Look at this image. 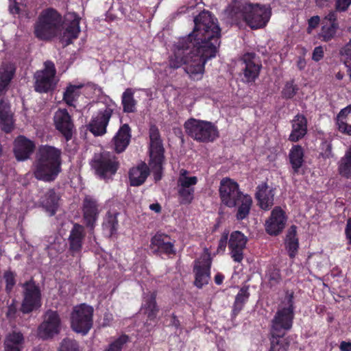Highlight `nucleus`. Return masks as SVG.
<instances>
[{"mask_svg": "<svg viewBox=\"0 0 351 351\" xmlns=\"http://www.w3.org/2000/svg\"><path fill=\"white\" fill-rule=\"evenodd\" d=\"M194 29L188 36L175 42L169 57V65L184 70L195 80L202 79L208 60L216 56L220 45L221 29L217 20L204 11L194 19Z\"/></svg>", "mask_w": 351, "mask_h": 351, "instance_id": "f257e3e1", "label": "nucleus"}, {"mask_svg": "<svg viewBox=\"0 0 351 351\" xmlns=\"http://www.w3.org/2000/svg\"><path fill=\"white\" fill-rule=\"evenodd\" d=\"M81 18L75 12H68L62 21L61 15L53 8L43 10L34 26L35 36L48 40L58 36L66 45L78 37Z\"/></svg>", "mask_w": 351, "mask_h": 351, "instance_id": "f03ea898", "label": "nucleus"}, {"mask_svg": "<svg viewBox=\"0 0 351 351\" xmlns=\"http://www.w3.org/2000/svg\"><path fill=\"white\" fill-rule=\"evenodd\" d=\"M226 14L232 21H244L252 29L266 26L271 16L268 4L252 3L243 0L232 1L226 10Z\"/></svg>", "mask_w": 351, "mask_h": 351, "instance_id": "7ed1b4c3", "label": "nucleus"}, {"mask_svg": "<svg viewBox=\"0 0 351 351\" xmlns=\"http://www.w3.org/2000/svg\"><path fill=\"white\" fill-rule=\"evenodd\" d=\"M61 151L54 147L41 146L36 154L34 174L38 180L49 182L55 180L60 171Z\"/></svg>", "mask_w": 351, "mask_h": 351, "instance_id": "20e7f679", "label": "nucleus"}, {"mask_svg": "<svg viewBox=\"0 0 351 351\" xmlns=\"http://www.w3.org/2000/svg\"><path fill=\"white\" fill-rule=\"evenodd\" d=\"M293 292L287 291L281 298L278 310L272 319V337L282 338L293 325L294 318Z\"/></svg>", "mask_w": 351, "mask_h": 351, "instance_id": "39448f33", "label": "nucleus"}, {"mask_svg": "<svg viewBox=\"0 0 351 351\" xmlns=\"http://www.w3.org/2000/svg\"><path fill=\"white\" fill-rule=\"evenodd\" d=\"M186 133L199 142H210L215 140L219 132L217 126L212 122L190 119L184 123Z\"/></svg>", "mask_w": 351, "mask_h": 351, "instance_id": "423d86ee", "label": "nucleus"}, {"mask_svg": "<svg viewBox=\"0 0 351 351\" xmlns=\"http://www.w3.org/2000/svg\"><path fill=\"white\" fill-rule=\"evenodd\" d=\"M149 138V165L154 173V179L159 180L161 178L164 160V148L160 138L158 130L154 126L150 128Z\"/></svg>", "mask_w": 351, "mask_h": 351, "instance_id": "0eeeda50", "label": "nucleus"}, {"mask_svg": "<svg viewBox=\"0 0 351 351\" xmlns=\"http://www.w3.org/2000/svg\"><path fill=\"white\" fill-rule=\"evenodd\" d=\"M93 308L86 304L75 306L71 313V327L73 331L86 335L93 326Z\"/></svg>", "mask_w": 351, "mask_h": 351, "instance_id": "6e6552de", "label": "nucleus"}, {"mask_svg": "<svg viewBox=\"0 0 351 351\" xmlns=\"http://www.w3.org/2000/svg\"><path fill=\"white\" fill-rule=\"evenodd\" d=\"M119 165L117 157L108 152L96 154L91 162L95 173L105 180L110 179L115 174Z\"/></svg>", "mask_w": 351, "mask_h": 351, "instance_id": "1a4fd4ad", "label": "nucleus"}, {"mask_svg": "<svg viewBox=\"0 0 351 351\" xmlns=\"http://www.w3.org/2000/svg\"><path fill=\"white\" fill-rule=\"evenodd\" d=\"M43 70L34 75L35 90L39 93H47L53 89L58 81L56 76V71L52 62L47 61Z\"/></svg>", "mask_w": 351, "mask_h": 351, "instance_id": "9d476101", "label": "nucleus"}, {"mask_svg": "<svg viewBox=\"0 0 351 351\" xmlns=\"http://www.w3.org/2000/svg\"><path fill=\"white\" fill-rule=\"evenodd\" d=\"M116 107V104L110 101L107 106L101 108L96 115L93 117L88 125V129L95 136H101L106 134V127Z\"/></svg>", "mask_w": 351, "mask_h": 351, "instance_id": "9b49d317", "label": "nucleus"}, {"mask_svg": "<svg viewBox=\"0 0 351 351\" xmlns=\"http://www.w3.org/2000/svg\"><path fill=\"white\" fill-rule=\"evenodd\" d=\"M219 191L222 204L229 208L236 207L238 199L243 194L239 184L228 178L221 180Z\"/></svg>", "mask_w": 351, "mask_h": 351, "instance_id": "f8f14e48", "label": "nucleus"}, {"mask_svg": "<svg viewBox=\"0 0 351 351\" xmlns=\"http://www.w3.org/2000/svg\"><path fill=\"white\" fill-rule=\"evenodd\" d=\"M41 306V294L36 284L29 281L24 285V298L21 311L24 313H30Z\"/></svg>", "mask_w": 351, "mask_h": 351, "instance_id": "ddd939ff", "label": "nucleus"}, {"mask_svg": "<svg viewBox=\"0 0 351 351\" xmlns=\"http://www.w3.org/2000/svg\"><path fill=\"white\" fill-rule=\"evenodd\" d=\"M61 321L56 311H48L44 315L43 322L38 327V334L42 339L53 337L60 332Z\"/></svg>", "mask_w": 351, "mask_h": 351, "instance_id": "4468645a", "label": "nucleus"}, {"mask_svg": "<svg viewBox=\"0 0 351 351\" xmlns=\"http://www.w3.org/2000/svg\"><path fill=\"white\" fill-rule=\"evenodd\" d=\"M211 257L208 249L204 250V254L195 262L194 272L195 276V285L198 288H202L207 285L210 280V267Z\"/></svg>", "mask_w": 351, "mask_h": 351, "instance_id": "2eb2a0df", "label": "nucleus"}, {"mask_svg": "<svg viewBox=\"0 0 351 351\" xmlns=\"http://www.w3.org/2000/svg\"><path fill=\"white\" fill-rule=\"evenodd\" d=\"M286 223L287 216L285 211L280 207L276 206L272 210L270 217L265 221V230L269 235H278L283 230Z\"/></svg>", "mask_w": 351, "mask_h": 351, "instance_id": "dca6fc26", "label": "nucleus"}, {"mask_svg": "<svg viewBox=\"0 0 351 351\" xmlns=\"http://www.w3.org/2000/svg\"><path fill=\"white\" fill-rule=\"evenodd\" d=\"M53 120L56 129L63 134L67 141L71 139L74 126L67 110L66 109L57 110L54 114Z\"/></svg>", "mask_w": 351, "mask_h": 351, "instance_id": "f3484780", "label": "nucleus"}, {"mask_svg": "<svg viewBox=\"0 0 351 351\" xmlns=\"http://www.w3.org/2000/svg\"><path fill=\"white\" fill-rule=\"evenodd\" d=\"M247 243V237L239 231H234L230 234L229 248L231 257L235 262L240 263L243 258V250Z\"/></svg>", "mask_w": 351, "mask_h": 351, "instance_id": "a211bd4d", "label": "nucleus"}, {"mask_svg": "<svg viewBox=\"0 0 351 351\" xmlns=\"http://www.w3.org/2000/svg\"><path fill=\"white\" fill-rule=\"evenodd\" d=\"M256 198L261 208L267 210L274 204V191L266 183H261L257 186Z\"/></svg>", "mask_w": 351, "mask_h": 351, "instance_id": "6ab92c4d", "label": "nucleus"}, {"mask_svg": "<svg viewBox=\"0 0 351 351\" xmlns=\"http://www.w3.org/2000/svg\"><path fill=\"white\" fill-rule=\"evenodd\" d=\"M35 145L30 140L19 136L14 141V152L18 160H25L29 158L34 151Z\"/></svg>", "mask_w": 351, "mask_h": 351, "instance_id": "aec40b11", "label": "nucleus"}, {"mask_svg": "<svg viewBox=\"0 0 351 351\" xmlns=\"http://www.w3.org/2000/svg\"><path fill=\"white\" fill-rule=\"evenodd\" d=\"M158 308L156 303V295L154 293L145 295L143 297V304L140 310V313L145 315L147 319L146 324H150L149 321L155 319Z\"/></svg>", "mask_w": 351, "mask_h": 351, "instance_id": "412c9836", "label": "nucleus"}, {"mask_svg": "<svg viewBox=\"0 0 351 351\" xmlns=\"http://www.w3.org/2000/svg\"><path fill=\"white\" fill-rule=\"evenodd\" d=\"M130 129L127 124L123 125L112 139L114 149L117 153L123 152L128 146L130 141Z\"/></svg>", "mask_w": 351, "mask_h": 351, "instance_id": "4be33fe9", "label": "nucleus"}, {"mask_svg": "<svg viewBox=\"0 0 351 351\" xmlns=\"http://www.w3.org/2000/svg\"><path fill=\"white\" fill-rule=\"evenodd\" d=\"M100 211L96 201L90 197H86L84 200V219L88 226L92 227L97 219Z\"/></svg>", "mask_w": 351, "mask_h": 351, "instance_id": "5701e85b", "label": "nucleus"}, {"mask_svg": "<svg viewBox=\"0 0 351 351\" xmlns=\"http://www.w3.org/2000/svg\"><path fill=\"white\" fill-rule=\"evenodd\" d=\"M25 338L23 335L17 330L8 333L3 341L4 351H21L23 349Z\"/></svg>", "mask_w": 351, "mask_h": 351, "instance_id": "b1692460", "label": "nucleus"}, {"mask_svg": "<svg viewBox=\"0 0 351 351\" xmlns=\"http://www.w3.org/2000/svg\"><path fill=\"white\" fill-rule=\"evenodd\" d=\"M337 15L335 12H329L322 21L321 37L324 41H328L335 35L338 27L336 23Z\"/></svg>", "mask_w": 351, "mask_h": 351, "instance_id": "393cba45", "label": "nucleus"}, {"mask_svg": "<svg viewBox=\"0 0 351 351\" xmlns=\"http://www.w3.org/2000/svg\"><path fill=\"white\" fill-rule=\"evenodd\" d=\"M151 247L154 251L167 254L175 252L173 244L171 242L169 237L165 234H156L152 239Z\"/></svg>", "mask_w": 351, "mask_h": 351, "instance_id": "a878e982", "label": "nucleus"}, {"mask_svg": "<svg viewBox=\"0 0 351 351\" xmlns=\"http://www.w3.org/2000/svg\"><path fill=\"white\" fill-rule=\"evenodd\" d=\"M149 174V168L145 162L132 167L129 173L130 184L135 186L141 185L145 182Z\"/></svg>", "mask_w": 351, "mask_h": 351, "instance_id": "bb28decb", "label": "nucleus"}, {"mask_svg": "<svg viewBox=\"0 0 351 351\" xmlns=\"http://www.w3.org/2000/svg\"><path fill=\"white\" fill-rule=\"evenodd\" d=\"M336 123L341 133L351 135V105L339 112L336 118Z\"/></svg>", "mask_w": 351, "mask_h": 351, "instance_id": "cd10ccee", "label": "nucleus"}, {"mask_svg": "<svg viewBox=\"0 0 351 351\" xmlns=\"http://www.w3.org/2000/svg\"><path fill=\"white\" fill-rule=\"evenodd\" d=\"M0 127L5 132H10L14 128L12 113L8 104L3 101L0 102Z\"/></svg>", "mask_w": 351, "mask_h": 351, "instance_id": "c85d7f7f", "label": "nucleus"}, {"mask_svg": "<svg viewBox=\"0 0 351 351\" xmlns=\"http://www.w3.org/2000/svg\"><path fill=\"white\" fill-rule=\"evenodd\" d=\"M306 133V120L302 115L298 114L292 121V132L289 136L291 141H298Z\"/></svg>", "mask_w": 351, "mask_h": 351, "instance_id": "c756f323", "label": "nucleus"}, {"mask_svg": "<svg viewBox=\"0 0 351 351\" xmlns=\"http://www.w3.org/2000/svg\"><path fill=\"white\" fill-rule=\"evenodd\" d=\"M82 83L69 84L63 93V101L69 106H74L82 94Z\"/></svg>", "mask_w": 351, "mask_h": 351, "instance_id": "7c9ffc66", "label": "nucleus"}, {"mask_svg": "<svg viewBox=\"0 0 351 351\" xmlns=\"http://www.w3.org/2000/svg\"><path fill=\"white\" fill-rule=\"evenodd\" d=\"M14 72L15 67L12 64H4L0 67V95L6 91Z\"/></svg>", "mask_w": 351, "mask_h": 351, "instance_id": "2f4dec72", "label": "nucleus"}, {"mask_svg": "<svg viewBox=\"0 0 351 351\" xmlns=\"http://www.w3.org/2000/svg\"><path fill=\"white\" fill-rule=\"evenodd\" d=\"M296 227L295 226H292L289 229L286 236L285 247L291 258H294L295 256L299 247L298 239L296 237Z\"/></svg>", "mask_w": 351, "mask_h": 351, "instance_id": "473e14b6", "label": "nucleus"}, {"mask_svg": "<svg viewBox=\"0 0 351 351\" xmlns=\"http://www.w3.org/2000/svg\"><path fill=\"white\" fill-rule=\"evenodd\" d=\"M58 195L53 190L47 192L41 200V204L49 215H53L58 206Z\"/></svg>", "mask_w": 351, "mask_h": 351, "instance_id": "72a5a7b5", "label": "nucleus"}, {"mask_svg": "<svg viewBox=\"0 0 351 351\" xmlns=\"http://www.w3.org/2000/svg\"><path fill=\"white\" fill-rule=\"evenodd\" d=\"M252 204V197L250 195L243 193L238 199L237 202L236 206L238 207V209L236 216L237 219L242 220L247 217L251 209Z\"/></svg>", "mask_w": 351, "mask_h": 351, "instance_id": "f704fd0d", "label": "nucleus"}, {"mask_svg": "<svg viewBox=\"0 0 351 351\" xmlns=\"http://www.w3.org/2000/svg\"><path fill=\"white\" fill-rule=\"evenodd\" d=\"M84 235V228L80 225L75 224L69 236V243L71 250L77 252L81 249Z\"/></svg>", "mask_w": 351, "mask_h": 351, "instance_id": "c9c22d12", "label": "nucleus"}, {"mask_svg": "<svg viewBox=\"0 0 351 351\" xmlns=\"http://www.w3.org/2000/svg\"><path fill=\"white\" fill-rule=\"evenodd\" d=\"M198 182L197 176H192L189 171L181 169L179 172L177 186L195 189V186Z\"/></svg>", "mask_w": 351, "mask_h": 351, "instance_id": "e433bc0d", "label": "nucleus"}, {"mask_svg": "<svg viewBox=\"0 0 351 351\" xmlns=\"http://www.w3.org/2000/svg\"><path fill=\"white\" fill-rule=\"evenodd\" d=\"M245 66L244 69V77L246 82H254L258 77L260 71V65L254 61L248 60L246 56L244 57Z\"/></svg>", "mask_w": 351, "mask_h": 351, "instance_id": "4c0bfd02", "label": "nucleus"}, {"mask_svg": "<svg viewBox=\"0 0 351 351\" xmlns=\"http://www.w3.org/2000/svg\"><path fill=\"white\" fill-rule=\"evenodd\" d=\"M304 152L300 145H294L289 152V160L295 172H298L303 163Z\"/></svg>", "mask_w": 351, "mask_h": 351, "instance_id": "58836bf2", "label": "nucleus"}, {"mask_svg": "<svg viewBox=\"0 0 351 351\" xmlns=\"http://www.w3.org/2000/svg\"><path fill=\"white\" fill-rule=\"evenodd\" d=\"M135 90L132 88H127L123 93L121 103L123 111L125 112H134L136 110V101L134 98Z\"/></svg>", "mask_w": 351, "mask_h": 351, "instance_id": "ea45409f", "label": "nucleus"}, {"mask_svg": "<svg viewBox=\"0 0 351 351\" xmlns=\"http://www.w3.org/2000/svg\"><path fill=\"white\" fill-rule=\"evenodd\" d=\"M339 173L344 177H351V145L346 151L345 155L338 163Z\"/></svg>", "mask_w": 351, "mask_h": 351, "instance_id": "a19ab883", "label": "nucleus"}, {"mask_svg": "<svg viewBox=\"0 0 351 351\" xmlns=\"http://www.w3.org/2000/svg\"><path fill=\"white\" fill-rule=\"evenodd\" d=\"M177 191L180 204L188 205L192 203L194 199L195 189L177 186Z\"/></svg>", "mask_w": 351, "mask_h": 351, "instance_id": "79ce46f5", "label": "nucleus"}, {"mask_svg": "<svg viewBox=\"0 0 351 351\" xmlns=\"http://www.w3.org/2000/svg\"><path fill=\"white\" fill-rule=\"evenodd\" d=\"M118 221L116 214H108L103 223V228L106 235L112 236L117 230Z\"/></svg>", "mask_w": 351, "mask_h": 351, "instance_id": "37998d69", "label": "nucleus"}, {"mask_svg": "<svg viewBox=\"0 0 351 351\" xmlns=\"http://www.w3.org/2000/svg\"><path fill=\"white\" fill-rule=\"evenodd\" d=\"M250 293L247 287L241 289L236 296L234 304V312L237 313L243 308V304L247 300Z\"/></svg>", "mask_w": 351, "mask_h": 351, "instance_id": "c03bdc74", "label": "nucleus"}, {"mask_svg": "<svg viewBox=\"0 0 351 351\" xmlns=\"http://www.w3.org/2000/svg\"><path fill=\"white\" fill-rule=\"evenodd\" d=\"M128 336L121 335L110 343L104 351H121L123 345L128 341Z\"/></svg>", "mask_w": 351, "mask_h": 351, "instance_id": "a18cd8bd", "label": "nucleus"}, {"mask_svg": "<svg viewBox=\"0 0 351 351\" xmlns=\"http://www.w3.org/2000/svg\"><path fill=\"white\" fill-rule=\"evenodd\" d=\"M287 346L282 338L272 337L271 346L269 351H287Z\"/></svg>", "mask_w": 351, "mask_h": 351, "instance_id": "49530a36", "label": "nucleus"}, {"mask_svg": "<svg viewBox=\"0 0 351 351\" xmlns=\"http://www.w3.org/2000/svg\"><path fill=\"white\" fill-rule=\"evenodd\" d=\"M58 351H79L78 345L75 340L66 339L62 341Z\"/></svg>", "mask_w": 351, "mask_h": 351, "instance_id": "de8ad7c7", "label": "nucleus"}, {"mask_svg": "<svg viewBox=\"0 0 351 351\" xmlns=\"http://www.w3.org/2000/svg\"><path fill=\"white\" fill-rule=\"evenodd\" d=\"M297 91V88L292 82H287L282 90V95L286 98H291Z\"/></svg>", "mask_w": 351, "mask_h": 351, "instance_id": "09e8293b", "label": "nucleus"}, {"mask_svg": "<svg viewBox=\"0 0 351 351\" xmlns=\"http://www.w3.org/2000/svg\"><path fill=\"white\" fill-rule=\"evenodd\" d=\"M4 278L6 282V289L8 290H10L15 284L14 276L13 273L10 271L5 272L4 274Z\"/></svg>", "mask_w": 351, "mask_h": 351, "instance_id": "8fccbe9b", "label": "nucleus"}, {"mask_svg": "<svg viewBox=\"0 0 351 351\" xmlns=\"http://www.w3.org/2000/svg\"><path fill=\"white\" fill-rule=\"evenodd\" d=\"M324 51L322 47H316L313 50L312 59L316 62L319 61L324 57Z\"/></svg>", "mask_w": 351, "mask_h": 351, "instance_id": "3c124183", "label": "nucleus"}, {"mask_svg": "<svg viewBox=\"0 0 351 351\" xmlns=\"http://www.w3.org/2000/svg\"><path fill=\"white\" fill-rule=\"evenodd\" d=\"M351 4V0H337L336 10L337 11H345Z\"/></svg>", "mask_w": 351, "mask_h": 351, "instance_id": "603ef678", "label": "nucleus"}, {"mask_svg": "<svg viewBox=\"0 0 351 351\" xmlns=\"http://www.w3.org/2000/svg\"><path fill=\"white\" fill-rule=\"evenodd\" d=\"M227 240H228V234H224L220 239L218 244V247L217 250V253L223 252L226 247L227 244Z\"/></svg>", "mask_w": 351, "mask_h": 351, "instance_id": "864d4df0", "label": "nucleus"}, {"mask_svg": "<svg viewBox=\"0 0 351 351\" xmlns=\"http://www.w3.org/2000/svg\"><path fill=\"white\" fill-rule=\"evenodd\" d=\"M319 17L318 16H315L311 17L308 20V32H311V29H314L317 26L319 23Z\"/></svg>", "mask_w": 351, "mask_h": 351, "instance_id": "5fc2aeb1", "label": "nucleus"}, {"mask_svg": "<svg viewBox=\"0 0 351 351\" xmlns=\"http://www.w3.org/2000/svg\"><path fill=\"white\" fill-rule=\"evenodd\" d=\"M345 232L348 243L351 244V219H349L347 221Z\"/></svg>", "mask_w": 351, "mask_h": 351, "instance_id": "6e6d98bb", "label": "nucleus"}, {"mask_svg": "<svg viewBox=\"0 0 351 351\" xmlns=\"http://www.w3.org/2000/svg\"><path fill=\"white\" fill-rule=\"evenodd\" d=\"M339 349L341 351H351V342L341 341L340 343Z\"/></svg>", "mask_w": 351, "mask_h": 351, "instance_id": "4d7b16f0", "label": "nucleus"}, {"mask_svg": "<svg viewBox=\"0 0 351 351\" xmlns=\"http://www.w3.org/2000/svg\"><path fill=\"white\" fill-rule=\"evenodd\" d=\"M16 306L14 304H10L9 306V307H8V313H7V316L8 317H14V314L16 313Z\"/></svg>", "mask_w": 351, "mask_h": 351, "instance_id": "13d9d810", "label": "nucleus"}, {"mask_svg": "<svg viewBox=\"0 0 351 351\" xmlns=\"http://www.w3.org/2000/svg\"><path fill=\"white\" fill-rule=\"evenodd\" d=\"M112 320V315L111 314H110V313L105 314L103 325L104 326H109Z\"/></svg>", "mask_w": 351, "mask_h": 351, "instance_id": "bf43d9fd", "label": "nucleus"}, {"mask_svg": "<svg viewBox=\"0 0 351 351\" xmlns=\"http://www.w3.org/2000/svg\"><path fill=\"white\" fill-rule=\"evenodd\" d=\"M149 208L156 213H160L161 210V206L158 203L152 204L149 206Z\"/></svg>", "mask_w": 351, "mask_h": 351, "instance_id": "052dcab7", "label": "nucleus"}, {"mask_svg": "<svg viewBox=\"0 0 351 351\" xmlns=\"http://www.w3.org/2000/svg\"><path fill=\"white\" fill-rule=\"evenodd\" d=\"M317 5L319 7H326L331 3L330 0H315Z\"/></svg>", "mask_w": 351, "mask_h": 351, "instance_id": "680f3d73", "label": "nucleus"}, {"mask_svg": "<svg viewBox=\"0 0 351 351\" xmlns=\"http://www.w3.org/2000/svg\"><path fill=\"white\" fill-rule=\"evenodd\" d=\"M298 67L302 70L304 69L306 66V61L304 58L300 57L297 61Z\"/></svg>", "mask_w": 351, "mask_h": 351, "instance_id": "e2e57ef3", "label": "nucleus"}, {"mask_svg": "<svg viewBox=\"0 0 351 351\" xmlns=\"http://www.w3.org/2000/svg\"><path fill=\"white\" fill-rule=\"evenodd\" d=\"M223 276L221 274H217L215 277V281L216 284L221 285L223 282Z\"/></svg>", "mask_w": 351, "mask_h": 351, "instance_id": "0e129e2a", "label": "nucleus"}, {"mask_svg": "<svg viewBox=\"0 0 351 351\" xmlns=\"http://www.w3.org/2000/svg\"><path fill=\"white\" fill-rule=\"evenodd\" d=\"M279 279V275L278 273L276 274V276L274 278H270V280H274L277 281Z\"/></svg>", "mask_w": 351, "mask_h": 351, "instance_id": "69168bd1", "label": "nucleus"}, {"mask_svg": "<svg viewBox=\"0 0 351 351\" xmlns=\"http://www.w3.org/2000/svg\"><path fill=\"white\" fill-rule=\"evenodd\" d=\"M336 77L338 79V80H341L343 78V74H341V73H338L337 75H336Z\"/></svg>", "mask_w": 351, "mask_h": 351, "instance_id": "338daca9", "label": "nucleus"}]
</instances>
